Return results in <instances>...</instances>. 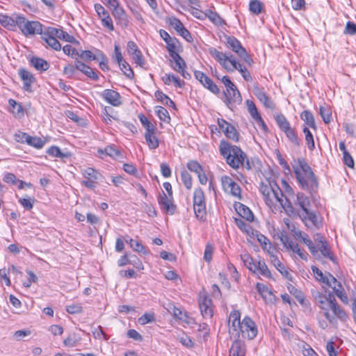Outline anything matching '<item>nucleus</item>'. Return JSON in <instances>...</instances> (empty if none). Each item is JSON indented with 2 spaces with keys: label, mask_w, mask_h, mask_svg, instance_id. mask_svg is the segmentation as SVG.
Returning a JSON list of instances; mask_svg holds the SVG:
<instances>
[{
  "label": "nucleus",
  "mask_w": 356,
  "mask_h": 356,
  "mask_svg": "<svg viewBox=\"0 0 356 356\" xmlns=\"http://www.w3.org/2000/svg\"><path fill=\"white\" fill-rule=\"evenodd\" d=\"M219 151L227 163L233 169L242 168L248 171L260 172L261 170L263 165L259 158L254 156L249 159L241 147L232 145L225 140L220 141Z\"/></svg>",
  "instance_id": "1"
},
{
  "label": "nucleus",
  "mask_w": 356,
  "mask_h": 356,
  "mask_svg": "<svg viewBox=\"0 0 356 356\" xmlns=\"http://www.w3.org/2000/svg\"><path fill=\"white\" fill-rule=\"evenodd\" d=\"M297 163L298 165H293L297 181L302 189L312 193L318 187V179L305 159H298Z\"/></svg>",
  "instance_id": "2"
},
{
  "label": "nucleus",
  "mask_w": 356,
  "mask_h": 356,
  "mask_svg": "<svg viewBox=\"0 0 356 356\" xmlns=\"http://www.w3.org/2000/svg\"><path fill=\"white\" fill-rule=\"evenodd\" d=\"M209 52L228 72H232L235 70L241 72L243 68H246L241 63L238 62L235 57L231 54H227L219 51L214 47H211L209 49Z\"/></svg>",
  "instance_id": "3"
},
{
  "label": "nucleus",
  "mask_w": 356,
  "mask_h": 356,
  "mask_svg": "<svg viewBox=\"0 0 356 356\" xmlns=\"http://www.w3.org/2000/svg\"><path fill=\"white\" fill-rule=\"evenodd\" d=\"M193 211L199 220L204 221L207 217L206 197L200 187L194 189L193 195Z\"/></svg>",
  "instance_id": "4"
},
{
  "label": "nucleus",
  "mask_w": 356,
  "mask_h": 356,
  "mask_svg": "<svg viewBox=\"0 0 356 356\" xmlns=\"http://www.w3.org/2000/svg\"><path fill=\"white\" fill-rule=\"evenodd\" d=\"M225 39L227 47L235 52L243 61L248 65H251L253 63V60L238 39L234 36L227 35H225Z\"/></svg>",
  "instance_id": "5"
},
{
  "label": "nucleus",
  "mask_w": 356,
  "mask_h": 356,
  "mask_svg": "<svg viewBox=\"0 0 356 356\" xmlns=\"http://www.w3.org/2000/svg\"><path fill=\"white\" fill-rule=\"evenodd\" d=\"M258 333L257 327L253 320L246 316L242 320V325L238 332V337L241 334L243 338H246L249 340L254 339Z\"/></svg>",
  "instance_id": "6"
},
{
  "label": "nucleus",
  "mask_w": 356,
  "mask_h": 356,
  "mask_svg": "<svg viewBox=\"0 0 356 356\" xmlns=\"http://www.w3.org/2000/svg\"><path fill=\"white\" fill-rule=\"evenodd\" d=\"M173 196L167 195L164 191L159 194L158 203L161 209L168 215H173L177 209V206L174 204Z\"/></svg>",
  "instance_id": "7"
},
{
  "label": "nucleus",
  "mask_w": 356,
  "mask_h": 356,
  "mask_svg": "<svg viewBox=\"0 0 356 356\" xmlns=\"http://www.w3.org/2000/svg\"><path fill=\"white\" fill-rule=\"evenodd\" d=\"M170 66L177 72L179 73L184 79H190L191 76L186 70L187 67L185 60L180 56L179 54H176L170 56Z\"/></svg>",
  "instance_id": "8"
},
{
  "label": "nucleus",
  "mask_w": 356,
  "mask_h": 356,
  "mask_svg": "<svg viewBox=\"0 0 356 356\" xmlns=\"http://www.w3.org/2000/svg\"><path fill=\"white\" fill-rule=\"evenodd\" d=\"M194 76L197 80H198L201 84L211 92L218 95L220 93V89L213 81L207 76L204 72L195 70L194 72Z\"/></svg>",
  "instance_id": "9"
},
{
  "label": "nucleus",
  "mask_w": 356,
  "mask_h": 356,
  "mask_svg": "<svg viewBox=\"0 0 356 356\" xmlns=\"http://www.w3.org/2000/svg\"><path fill=\"white\" fill-rule=\"evenodd\" d=\"M223 102L225 105L232 110L235 104H240L242 102V97L237 88L229 90L228 92H223Z\"/></svg>",
  "instance_id": "10"
},
{
  "label": "nucleus",
  "mask_w": 356,
  "mask_h": 356,
  "mask_svg": "<svg viewBox=\"0 0 356 356\" xmlns=\"http://www.w3.org/2000/svg\"><path fill=\"white\" fill-rule=\"evenodd\" d=\"M229 324L230 325L229 333L238 338V332L242 325L241 321V313L238 310L232 311L229 317Z\"/></svg>",
  "instance_id": "11"
},
{
  "label": "nucleus",
  "mask_w": 356,
  "mask_h": 356,
  "mask_svg": "<svg viewBox=\"0 0 356 356\" xmlns=\"http://www.w3.org/2000/svg\"><path fill=\"white\" fill-rule=\"evenodd\" d=\"M273 185L274 186V191H273L272 197H273L286 211H293V208L291 202L286 197L283 199L284 196V193L277 183L273 182Z\"/></svg>",
  "instance_id": "12"
},
{
  "label": "nucleus",
  "mask_w": 356,
  "mask_h": 356,
  "mask_svg": "<svg viewBox=\"0 0 356 356\" xmlns=\"http://www.w3.org/2000/svg\"><path fill=\"white\" fill-rule=\"evenodd\" d=\"M127 51L137 65L140 67L144 66L145 63V59L136 42L134 41H129L127 42Z\"/></svg>",
  "instance_id": "13"
},
{
  "label": "nucleus",
  "mask_w": 356,
  "mask_h": 356,
  "mask_svg": "<svg viewBox=\"0 0 356 356\" xmlns=\"http://www.w3.org/2000/svg\"><path fill=\"white\" fill-rule=\"evenodd\" d=\"M273 182L276 181L273 179H268V184L261 182L259 187V191L264 196V200L266 204L269 207L273 204L272 194L274 191V186L273 185Z\"/></svg>",
  "instance_id": "14"
},
{
  "label": "nucleus",
  "mask_w": 356,
  "mask_h": 356,
  "mask_svg": "<svg viewBox=\"0 0 356 356\" xmlns=\"http://www.w3.org/2000/svg\"><path fill=\"white\" fill-rule=\"evenodd\" d=\"M199 307L204 318H211L213 316L212 300L206 295L200 297Z\"/></svg>",
  "instance_id": "15"
},
{
  "label": "nucleus",
  "mask_w": 356,
  "mask_h": 356,
  "mask_svg": "<svg viewBox=\"0 0 356 356\" xmlns=\"http://www.w3.org/2000/svg\"><path fill=\"white\" fill-rule=\"evenodd\" d=\"M316 301L318 302L319 307L324 311V316L330 323L334 324L336 322L335 317L332 316L328 312L327 301H326L325 295H323L319 292H316L314 296Z\"/></svg>",
  "instance_id": "16"
},
{
  "label": "nucleus",
  "mask_w": 356,
  "mask_h": 356,
  "mask_svg": "<svg viewBox=\"0 0 356 356\" xmlns=\"http://www.w3.org/2000/svg\"><path fill=\"white\" fill-rule=\"evenodd\" d=\"M102 97L113 106H119L122 104L120 93L111 89H106L102 92Z\"/></svg>",
  "instance_id": "17"
},
{
  "label": "nucleus",
  "mask_w": 356,
  "mask_h": 356,
  "mask_svg": "<svg viewBox=\"0 0 356 356\" xmlns=\"http://www.w3.org/2000/svg\"><path fill=\"white\" fill-rule=\"evenodd\" d=\"M253 93L266 108L270 109L275 108V104L266 95L263 88L254 86L253 88Z\"/></svg>",
  "instance_id": "18"
},
{
  "label": "nucleus",
  "mask_w": 356,
  "mask_h": 356,
  "mask_svg": "<svg viewBox=\"0 0 356 356\" xmlns=\"http://www.w3.org/2000/svg\"><path fill=\"white\" fill-rule=\"evenodd\" d=\"M75 65L76 70L81 72L89 79L93 81L99 80V75L97 74V73L95 71H94L92 68L85 64L83 62L76 59Z\"/></svg>",
  "instance_id": "19"
},
{
  "label": "nucleus",
  "mask_w": 356,
  "mask_h": 356,
  "mask_svg": "<svg viewBox=\"0 0 356 356\" xmlns=\"http://www.w3.org/2000/svg\"><path fill=\"white\" fill-rule=\"evenodd\" d=\"M111 13L115 19L119 24H120V26L124 28L128 26L129 18L124 9L122 7L119 6L117 8H113Z\"/></svg>",
  "instance_id": "20"
},
{
  "label": "nucleus",
  "mask_w": 356,
  "mask_h": 356,
  "mask_svg": "<svg viewBox=\"0 0 356 356\" xmlns=\"http://www.w3.org/2000/svg\"><path fill=\"white\" fill-rule=\"evenodd\" d=\"M19 76L23 81V88L24 90L31 92V85L35 81L34 76L26 69H20L18 72Z\"/></svg>",
  "instance_id": "21"
},
{
  "label": "nucleus",
  "mask_w": 356,
  "mask_h": 356,
  "mask_svg": "<svg viewBox=\"0 0 356 356\" xmlns=\"http://www.w3.org/2000/svg\"><path fill=\"white\" fill-rule=\"evenodd\" d=\"M47 30L49 34L54 35L56 38H58L71 43L76 42L74 36L68 34L67 32L63 31L62 29H56L54 27H48Z\"/></svg>",
  "instance_id": "22"
},
{
  "label": "nucleus",
  "mask_w": 356,
  "mask_h": 356,
  "mask_svg": "<svg viewBox=\"0 0 356 356\" xmlns=\"http://www.w3.org/2000/svg\"><path fill=\"white\" fill-rule=\"evenodd\" d=\"M232 344L229 350V356H245V343L236 337Z\"/></svg>",
  "instance_id": "23"
},
{
  "label": "nucleus",
  "mask_w": 356,
  "mask_h": 356,
  "mask_svg": "<svg viewBox=\"0 0 356 356\" xmlns=\"http://www.w3.org/2000/svg\"><path fill=\"white\" fill-rule=\"evenodd\" d=\"M23 34L34 35V34H42V25L39 22L35 21H28L26 22V27L23 30Z\"/></svg>",
  "instance_id": "24"
},
{
  "label": "nucleus",
  "mask_w": 356,
  "mask_h": 356,
  "mask_svg": "<svg viewBox=\"0 0 356 356\" xmlns=\"http://www.w3.org/2000/svg\"><path fill=\"white\" fill-rule=\"evenodd\" d=\"M329 310H331L334 316L342 322H346L348 318L347 314L337 302H331V306L329 307Z\"/></svg>",
  "instance_id": "25"
},
{
  "label": "nucleus",
  "mask_w": 356,
  "mask_h": 356,
  "mask_svg": "<svg viewBox=\"0 0 356 356\" xmlns=\"http://www.w3.org/2000/svg\"><path fill=\"white\" fill-rule=\"evenodd\" d=\"M236 211L238 215L247 221L252 222L254 220V215L252 211L245 205L238 203L236 204Z\"/></svg>",
  "instance_id": "26"
},
{
  "label": "nucleus",
  "mask_w": 356,
  "mask_h": 356,
  "mask_svg": "<svg viewBox=\"0 0 356 356\" xmlns=\"http://www.w3.org/2000/svg\"><path fill=\"white\" fill-rule=\"evenodd\" d=\"M161 80L165 85H170L173 83L176 88H181L185 86V81L181 80L178 76H176L174 74H165L162 76Z\"/></svg>",
  "instance_id": "27"
},
{
  "label": "nucleus",
  "mask_w": 356,
  "mask_h": 356,
  "mask_svg": "<svg viewBox=\"0 0 356 356\" xmlns=\"http://www.w3.org/2000/svg\"><path fill=\"white\" fill-rule=\"evenodd\" d=\"M42 38L44 40L47 44L51 47L53 49L56 51H59L61 49V45L58 40L54 36L48 33V31L46 30L42 34Z\"/></svg>",
  "instance_id": "28"
},
{
  "label": "nucleus",
  "mask_w": 356,
  "mask_h": 356,
  "mask_svg": "<svg viewBox=\"0 0 356 356\" xmlns=\"http://www.w3.org/2000/svg\"><path fill=\"white\" fill-rule=\"evenodd\" d=\"M30 63L37 70L44 72L49 68V63L43 58L39 57H32L30 60Z\"/></svg>",
  "instance_id": "29"
},
{
  "label": "nucleus",
  "mask_w": 356,
  "mask_h": 356,
  "mask_svg": "<svg viewBox=\"0 0 356 356\" xmlns=\"http://www.w3.org/2000/svg\"><path fill=\"white\" fill-rule=\"evenodd\" d=\"M300 119L304 121L307 127L316 130L317 127L313 113L308 110L302 111L300 115Z\"/></svg>",
  "instance_id": "30"
},
{
  "label": "nucleus",
  "mask_w": 356,
  "mask_h": 356,
  "mask_svg": "<svg viewBox=\"0 0 356 356\" xmlns=\"http://www.w3.org/2000/svg\"><path fill=\"white\" fill-rule=\"evenodd\" d=\"M138 118L142 125L144 127L145 129V134H156V131L157 130L156 126L154 125L145 115H139Z\"/></svg>",
  "instance_id": "31"
},
{
  "label": "nucleus",
  "mask_w": 356,
  "mask_h": 356,
  "mask_svg": "<svg viewBox=\"0 0 356 356\" xmlns=\"http://www.w3.org/2000/svg\"><path fill=\"white\" fill-rule=\"evenodd\" d=\"M270 260L273 266L277 270L285 277L289 279L291 277L289 272L285 269L284 264L278 259L277 257L273 254H270Z\"/></svg>",
  "instance_id": "32"
},
{
  "label": "nucleus",
  "mask_w": 356,
  "mask_h": 356,
  "mask_svg": "<svg viewBox=\"0 0 356 356\" xmlns=\"http://www.w3.org/2000/svg\"><path fill=\"white\" fill-rule=\"evenodd\" d=\"M154 96L156 98L157 101L161 102L165 106L175 108L176 106L175 102L162 91L159 90H156L154 93Z\"/></svg>",
  "instance_id": "33"
},
{
  "label": "nucleus",
  "mask_w": 356,
  "mask_h": 356,
  "mask_svg": "<svg viewBox=\"0 0 356 356\" xmlns=\"http://www.w3.org/2000/svg\"><path fill=\"white\" fill-rule=\"evenodd\" d=\"M124 240L125 243L129 244L130 247L135 251L138 253H145V247L143 244L138 241L134 240L129 236H124Z\"/></svg>",
  "instance_id": "34"
},
{
  "label": "nucleus",
  "mask_w": 356,
  "mask_h": 356,
  "mask_svg": "<svg viewBox=\"0 0 356 356\" xmlns=\"http://www.w3.org/2000/svg\"><path fill=\"white\" fill-rule=\"evenodd\" d=\"M166 44V49L170 56L179 54L178 51L180 48V42L176 38H173L171 40L167 41Z\"/></svg>",
  "instance_id": "35"
},
{
  "label": "nucleus",
  "mask_w": 356,
  "mask_h": 356,
  "mask_svg": "<svg viewBox=\"0 0 356 356\" xmlns=\"http://www.w3.org/2000/svg\"><path fill=\"white\" fill-rule=\"evenodd\" d=\"M46 153L51 156L60 159L69 158L70 156V153L62 152L60 149L56 145L51 146L49 149H47Z\"/></svg>",
  "instance_id": "36"
},
{
  "label": "nucleus",
  "mask_w": 356,
  "mask_h": 356,
  "mask_svg": "<svg viewBox=\"0 0 356 356\" xmlns=\"http://www.w3.org/2000/svg\"><path fill=\"white\" fill-rule=\"evenodd\" d=\"M97 49H95V53L90 50H81L79 52V57L83 60L85 62H90L92 60H98L99 56L98 52H97Z\"/></svg>",
  "instance_id": "37"
},
{
  "label": "nucleus",
  "mask_w": 356,
  "mask_h": 356,
  "mask_svg": "<svg viewBox=\"0 0 356 356\" xmlns=\"http://www.w3.org/2000/svg\"><path fill=\"white\" fill-rule=\"evenodd\" d=\"M241 260L244 265L252 273H257V263L253 261V259L249 254H243L241 255Z\"/></svg>",
  "instance_id": "38"
},
{
  "label": "nucleus",
  "mask_w": 356,
  "mask_h": 356,
  "mask_svg": "<svg viewBox=\"0 0 356 356\" xmlns=\"http://www.w3.org/2000/svg\"><path fill=\"white\" fill-rule=\"evenodd\" d=\"M0 24L8 29H13L15 27V17L0 14Z\"/></svg>",
  "instance_id": "39"
},
{
  "label": "nucleus",
  "mask_w": 356,
  "mask_h": 356,
  "mask_svg": "<svg viewBox=\"0 0 356 356\" xmlns=\"http://www.w3.org/2000/svg\"><path fill=\"white\" fill-rule=\"evenodd\" d=\"M312 270L318 281L326 284L328 286H331L330 279L327 275H324L323 272L315 266H312Z\"/></svg>",
  "instance_id": "40"
},
{
  "label": "nucleus",
  "mask_w": 356,
  "mask_h": 356,
  "mask_svg": "<svg viewBox=\"0 0 356 356\" xmlns=\"http://www.w3.org/2000/svg\"><path fill=\"white\" fill-rule=\"evenodd\" d=\"M8 104L12 108V112L14 115L19 118L24 116V111L21 104L17 103L15 99H10Z\"/></svg>",
  "instance_id": "41"
},
{
  "label": "nucleus",
  "mask_w": 356,
  "mask_h": 356,
  "mask_svg": "<svg viewBox=\"0 0 356 356\" xmlns=\"http://www.w3.org/2000/svg\"><path fill=\"white\" fill-rule=\"evenodd\" d=\"M297 204L300 207L303 211H307L310 206V201L308 197L303 193L297 194Z\"/></svg>",
  "instance_id": "42"
},
{
  "label": "nucleus",
  "mask_w": 356,
  "mask_h": 356,
  "mask_svg": "<svg viewBox=\"0 0 356 356\" xmlns=\"http://www.w3.org/2000/svg\"><path fill=\"white\" fill-rule=\"evenodd\" d=\"M257 238L263 250H266L270 254V255L273 254L271 252L272 245L270 243L269 239L260 233L257 234Z\"/></svg>",
  "instance_id": "43"
},
{
  "label": "nucleus",
  "mask_w": 356,
  "mask_h": 356,
  "mask_svg": "<svg viewBox=\"0 0 356 356\" xmlns=\"http://www.w3.org/2000/svg\"><path fill=\"white\" fill-rule=\"evenodd\" d=\"M155 113L158 118L163 122L169 123L170 117L166 108L163 106H157L155 107Z\"/></svg>",
  "instance_id": "44"
},
{
  "label": "nucleus",
  "mask_w": 356,
  "mask_h": 356,
  "mask_svg": "<svg viewBox=\"0 0 356 356\" xmlns=\"http://www.w3.org/2000/svg\"><path fill=\"white\" fill-rule=\"evenodd\" d=\"M156 134H145L144 136L149 149H155L159 146V140Z\"/></svg>",
  "instance_id": "45"
},
{
  "label": "nucleus",
  "mask_w": 356,
  "mask_h": 356,
  "mask_svg": "<svg viewBox=\"0 0 356 356\" xmlns=\"http://www.w3.org/2000/svg\"><path fill=\"white\" fill-rule=\"evenodd\" d=\"M26 143L36 149H42L45 145L46 141L40 137L29 136Z\"/></svg>",
  "instance_id": "46"
},
{
  "label": "nucleus",
  "mask_w": 356,
  "mask_h": 356,
  "mask_svg": "<svg viewBox=\"0 0 356 356\" xmlns=\"http://www.w3.org/2000/svg\"><path fill=\"white\" fill-rule=\"evenodd\" d=\"M81 341V337L75 334H70L63 341V344L70 348L75 347Z\"/></svg>",
  "instance_id": "47"
},
{
  "label": "nucleus",
  "mask_w": 356,
  "mask_h": 356,
  "mask_svg": "<svg viewBox=\"0 0 356 356\" xmlns=\"http://www.w3.org/2000/svg\"><path fill=\"white\" fill-rule=\"evenodd\" d=\"M207 17L217 26L225 24V20L216 12L209 10L208 13H207Z\"/></svg>",
  "instance_id": "48"
},
{
  "label": "nucleus",
  "mask_w": 356,
  "mask_h": 356,
  "mask_svg": "<svg viewBox=\"0 0 356 356\" xmlns=\"http://www.w3.org/2000/svg\"><path fill=\"white\" fill-rule=\"evenodd\" d=\"M283 132L286 134L287 138L295 145L300 146V139L298 137V135L294 130V129L291 128V127L286 130H284Z\"/></svg>",
  "instance_id": "49"
},
{
  "label": "nucleus",
  "mask_w": 356,
  "mask_h": 356,
  "mask_svg": "<svg viewBox=\"0 0 356 356\" xmlns=\"http://www.w3.org/2000/svg\"><path fill=\"white\" fill-rule=\"evenodd\" d=\"M267 278L273 279L271 275V273L268 269L266 263L263 261H259L257 265V272Z\"/></svg>",
  "instance_id": "50"
},
{
  "label": "nucleus",
  "mask_w": 356,
  "mask_h": 356,
  "mask_svg": "<svg viewBox=\"0 0 356 356\" xmlns=\"http://www.w3.org/2000/svg\"><path fill=\"white\" fill-rule=\"evenodd\" d=\"M318 249L325 258H327L333 262L335 261V257L328 246L327 242H324V244L319 245Z\"/></svg>",
  "instance_id": "51"
},
{
  "label": "nucleus",
  "mask_w": 356,
  "mask_h": 356,
  "mask_svg": "<svg viewBox=\"0 0 356 356\" xmlns=\"http://www.w3.org/2000/svg\"><path fill=\"white\" fill-rule=\"evenodd\" d=\"M302 131L305 135V140L308 146V149L311 151H313L315 149V143L313 134L307 127H304Z\"/></svg>",
  "instance_id": "52"
},
{
  "label": "nucleus",
  "mask_w": 356,
  "mask_h": 356,
  "mask_svg": "<svg viewBox=\"0 0 356 356\" xmlns=\"http://www.w3.org/2000/svg\"><path fill=\"white\" fill-rule=\"evenodd\" d=\"M332 289L336 296L344 303H348V298L346 294L343 291V288L341 283H338L337 285H334Z\"/></svg>",
  "instance_id": "53"
},
{
  "label": "nucleus",
  "mask_w": 356,
  "mask_h": 356,
  "mask_svg": "<svg viewBox=\"0 0 356 356\" xmlns=\"http://www.w3.org/2000/svg\"><path fill=\"white\" fill-rule=\"evenodd\" d=\"M181 179L186 189H191L193 186L192 176L186 170H184L181 172Z\"/></svg>",
  "instance_id": "54"
},
{
  "label": "nucleus",
  "mask_w": 356,
  "mask_h": 356,
  "mask_svg": "<svg viewBox=\"0 0 356 356\" xmlns=\"http://www.w3.org/2000/svg\"><path fill=\"white\" fill-rule=\"evenodd\" d=\"M245 104L248 108V111L250 115V116L254 119H260V114L259 113L257 108L255 106V104L253 101L250 99H247L245 101Z\"/></svg>",
  "instance_id": "55"
},
{
  "label": "nucleus",
  "mask_w": 356,
  "mask_h": 356,
  "mask_svg": "<svg viewBox=\"0 0 356 356\" xmlns=\"http://www.w3.org/2000/svg\"><path fill=\"white\" fill-rule=\"evenodd\" d=\"M275 119L279 128L282 131H284V130L291 127L289 121L286 120L285 116L282 113L277 115Z\"/></svg>",
  "instance_id": "56"
},
{
  "label": "nucleus",
  "mask_w": 356,
  "mask_h": 356,
  "mask_svg": "<svg viewBox=\"0 0 356 356\" xmlns=\"http://www.w3.org/2000/svg\"><path fill=\"white\" fill-rule=\"evenodd\" d=\"M319 114L325 124H329L331 122L332 115L328 106H321L319 108Z\"/></svg>",
  "instance_id": "57"
},
{
  "label": "nucleus",
  "mask_w": 356,
  "mask_h": 356,
  "mask_svg": "<svg viewBox=\"0 0 356 356\" xmlns=\"http://www.w3.org/2000/svg\"><path fill=\"white\" fill-rule=\"evenodd\" d=\"M223 133L227 138L236 142L238 140V133L232 124L229 127H226V129H223Z\"/></svg>",
  "instance_id": "58"
},
{
  "label": "nucleus",
  "mask_w": 356,
  "mask_h": 356,
  "mask_svg": "<svg viewBox=\"0 0 356 356\" xmlns=\"http://www.w3.org/2000/svg\"><path fill=\"white\" fill-rule=\"evenodd\" d=\"M263 4L259 0H252L249 3L250 11L254 14L259 15L261 13Z\"/></svg>",
  "instance_id": "59"
},
{
  "label": "nucleus",
  "mask_w": 356,
  "mask_h": 356,
  "mask_svg": "<svg viewBox=\"0 0 356 356\" xmlns=\"http://www.w3.org/2000/svg\"><path fill=\"white\" fill-rule=\"evenodd\" d=\"M302 241L308 247L310 252L315 256L316 254L318 253V250L316 248V245L313 243V241L309 238L307 234H305L301 238Z\"/></svg>",
  "instance_id": "60"
},
{
  "label": "nucleus",
  "mask_w": 356,
  "mask_h": 356,
  "mask_svg": "<svg viewBox=\"0 0 356 356\" xmlns=\"http://www.w3.org/2000/svg\"><path fill=\"white\" fill-rule=\"evenodd\" d=\"M234 222L236 225L243 232L246 234H250L251 232H252V227L246 223L243 219L241 218H235Z\"/></svg>",
  "instance_id": "61"
},
{
  "label": "nucleus",
  "mask_w": 356,
  "mask_h": 356,
  "mask_svg": "<svg viewBox=\"0 0 356 356\" xmlns=\"http://www.w3.org/2000/svg\"><path fill=\"white\" fill-rule=\"evenodd\" d=\"M120 70L123 72L124 74L129 79H131L134 76V73L132 69L131 68L129 63L124 60L121 63V64H118Z\"/></svg>",
  "instance_id": "62"
},
{
  "label": "nucleus",
  "mask_w": 356,
  "mask_h": 356,
  "mask_svg": "<svg viewBox=\"0 0 356 356\" xmlns=\"http://www.w3.org/2000/svg\"><path fill=\"white\" fill-rule=\"evenodd\" d=\"M97 52H98V56H99V66L100 69L103 71H108V58L101 50H97Z\"/></svg>",
  "instance_id": "63"
},
{
  "label": "nucleus",
  "mask_w": 356,
  "mask_h": 356,
  "mask_svg": "<svg viewBox=\"0 0 356 356\" xmlns=\"http://www.w3.org/2000/svg\"><path fill=\"white\" fill-rule=\"evenodd\" d=\"M304 213H305V216L302 217V220H309L312 223L314 226L318 227V218L315 212L310 211L309 209H307V211H304Z\"/></svg>",
  "instance_id": "64"
}]
</instances>
